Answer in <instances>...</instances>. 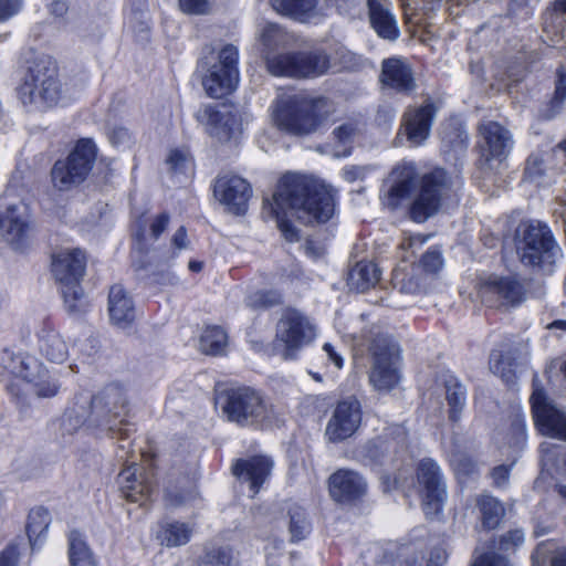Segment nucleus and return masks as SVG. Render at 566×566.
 <instances>
[{
	"label": "nucleus",
	"instance_id": "nucleus-1",
	"mask_svg": "<svg viewBox=\"0 0 566 566\" xmlns=\"http://www.w3.org/2000/svg\"><path fill=\"white\" fill-rule=\"evenodd\" d=\"M269 205L284 238L294 242L298 240V231L286 219L287 214L305 224L325 223L335 212V196L332 188L316 178L286 174Z\"/></svg>",
	"mask_w": 566,
	"mask_h": 566
},
{
	"label": "nucleus",
	"instance_id": "nucleus-2",
	"mask_svg": "<svg viewBox=\"0 0 566 566\" xmlns=\"http://www.w3.org/2000/svg\"><path fill=\"white\" fill-rule=\"evenodd\" d=\"M126 405L124 390L116 385H109L91 397L86 395L76 397L74 406L66 411L64 420L74 429L86 426L128 438L130 429L125 428Z\"/></svg>",
	"mask_w": 566,
	"mask_h": 566
},
{
	"label": "nucleus",
	"instance_id": "nucleus-3",
	"mask_svg": "<svg viewBox=\"0 0 566 566\" xmlns=\"http://www.w3.org/2000/svg\"><path fill=\"white\" fill-rule=\"evenodd\" d=\"M332 112V103L324 97L281 96L272 106V119L281 130L304 136L325 126Z\"/></svg>",
	"mask_w": 566,
	"mask_h": 566
},
{
	"label": "nucleus",
	"instance_id": "nucleus-4",
	"mask_svg": "<svg viewBox=\"0 0 566 566\" xmlns=\"http://www.w3.org/2000/svg\"><path fill=\"white\" fill-rule=\"evenodd\" d=\"M516 253L525 266L538 268L552 272V268L562 255L551 229L541 222L530 223L518 229L515 237Z\"/></svg>",
	"mask_w": 566,
	"mask_h": 566
},
{
	"label": "nucleus",
	"instance_id": "nucleus-5",
	"mask_svg": "<svg viewBox=\"0 0 566 566\" xmlns=\"http://www.w3.org/2000/svg\"><path fill=\"white\" fill-rule=\"evenodd\" d=\"M19 96L22 104L32 109L43 111L57 105L62 90L56 70L46 61L33 63L20 85Z\"/></svg>",
	"mask_w": 566,
	"mask_h": 566
},
{
	"label": "nucleus",
	"instance_id": "nucleus-6",
	"mask_svg": "<svg viewBox=\"0 0 566 566\" xmlns=\"http://www.w3.org/2000/svg\"><path fill=\"white\" fill-rule=\"evenodd\" d=\"M97 156V147L91 138L77 140L64 159L55 161L51 169L53 187L59 191H69L81 185L90 175Z\"/></svg>",
	"mask_w": 566,
	"mask_h": 566
},
{
	"label": "nucleus",
	"instance_id": "nucleus-7",
	"mask_svg": "<svg viewBox=\"0 0 566 566\" xmlns=\"http://www.w3.org/2000/svg\"><path fill=\"white\" fill-rule=\"evenodd\" d=\"M222 409L230 421L240 426L263 424L274 417L273 407L250 387L228 390Z\"/></svg>",
	"mask_w": 566,
	"mask_h": 566
},
{
	"label": "nucleus",
	"instance_id": "nucleus-8",
	"mask_svg": "<svg viewBox=\"0 0 566 566\" xmlns=\"http://www.w3.org/2000/svg\"><path fill=\"white\" fill-rule=\"evenodd\" d=\"M369 353L373 359L370 384L378 391L391 390L400 380L397 344L387 334L377 333L370 342Z\"/></svg>",
	"mask_w": 566,
	"mask_h": 566
},
{
	"label": "nucleus",
	"instance_id": "nucleus-9",
	"mask_svg": "<svg viewBox=\"0 0 566 566\" xmlns=\"http://www.w3.org/2000/svg\"><path fill=\"white\" fill-rule=\"evenodd\" d=\"M239 51L232 44L224 45L218 53L217 62L209 65L202 78L206 93L213 98L230 94L239 83Z\"/></svg>",
	"mask_w": 566,
	"mask_h": 566
},
{
	"label": "nucleus",
	"instance_id": "nucleus-10",
	"mask_svg": "<svg viewBox=\"0 0 566 566\" xmlns=\"http://www.w3.org/2000/svg\"><path fill=\"white\" fill-rule=\"evenodd\" d=\"M448 189V176L443 169L438 168L423 175L410 203V218L416 222H424L434 216Z\"/></svg>",
	"mask_w": 566,
	"mask_h": 566
},
{
	"label": "nucleus",
	"instance_id": "nucleus-11",
	"mask_svg": "<svg viewBox=\"0 0 566 566\" xmlns=\"http://www.w3.org/2000/svg\"><path fill=\"white\" fill-rule=\"evenodd\" d=\"M15 189L10 185L2 197L4 211L0 212V231L3 239L15 249H19L29 231V207L14 196Z\"/></svg>",
	"mask_w": 566,
	"mask_h": 566
},
{
	"label": "nucleus",
	"instance_id": "nucleus-12",
	"mask_svg": "<svg viewBox=\"0 0 566 566\" xmlns=\"http://www.w3.org/2000/svg\"><path fill=\"white\" fill-rule=\"evenodd\" d=\"M417 481L427 515L442 512L448 497L447 485L440 467L432 459H422L417 467Z\"/></svg>",
	"mask_w": 566,
	"mask_h": 566
},
{
	"label": "nucleus",
	"instance_id": "nucleus-13",
	"mask_svg": "<svg viewBox=\"0 0 566 566\" xmlns=\"http://www.w3.org/2000/svg\"><path fill=\"white\" fill-rule=\"evenodd\" d=\"M481 159L491 170L497 169L507 158L512 147V134L497 122L488 120L479 126Z\"/></svg>",
	"mask_w": 566,
	"mask_h": 566
},
{
	"label": "nucleus",
	"instance_id": "nucleus-14",
	"mask_svg": "<svg viewBox=\"0 0 566 566\" xmlns=\"http://www.w3.org/2000/svg\"><path fill=\"white\" fill-rule=\"evenodd\" d=\"M531 403L538 431L544 436L566 441V412L558 408L535 382Z\"/></svg>",
	"mask_w": 566,
	"mask_h": 566
},
{
	"label": "nucleus",
	"instance_id": "nucleus-15",
	"mask_svg": "<svg viewBox=\"0 0 566 566\" xmlns=\"http://www.w3.org/2000/svg\"><path fill=\"white\" fill-rule=\"evenodd\" d=\"M363 418L361 405L349 397L335 406L325 428V438L332 443H338L353 437L360 427Z\"/></svg>",
	"mask_w": 566,
	"mask_h": 566
},
{
	"label": "nucleus",
	"instance_id": "nucleus-16",
	"mask_svg": "<svg viewBox=\"0 0 566 566\" xmlns=\"http://www.w3.org/2000/svg\"><path fill=\"white\" fill-rule=\"evenodd\" d=\"M407 431L402 426L389 428L382 436L371 439L357 449V458L365 464H382L398 448L405 446Z\"/></svg>",
	"mask_w": 566,
	"mask_h": 566
},
{
	"label": "nucleus",
	"instance_id": "nucleus-17",
	"mask_svg": "<svg viewBox=\"0 0 566 566\" xmlns=\"http://www.w3.org/2000/svg\"><path fill=\"white\" fill-rule=\"evenodd\" d=\"M213 193L230 212L242 214L247 210L252 191L250 185L241 177L224 175L217 178Z\"/></svg>",
	"mask_w": 566,
	"mask_h": 566
},
{
	"label": "nucleus",
	"instance_id": "nucleus-18",
	"mask_svg": "<svg viewBox=\"0 0 566 566\" xmlns=\"http://www.w3.org/2000/svg\"><path fill=\"white\" fill-rule=\"evenodd\" d=\"M313 337L312 324L296 310H287L276 325V338L287 348H298Z\"/></svg>",
	"mask_w": 566,
	"mask_h": 566
},
{
	"label": "nucleus",
	"instance_id": "nucleus-19",
	"mask_svg": "<svg viewBox=\"0 0 566 566\" xmlns=\"http://www.w3.org/2000/svg\"><path fill=\"white\" fill-rule=\"evenodd\" d=\"M481 294L486 302L500 306H516L525 298V289L514 277H490L481 287Z\"/></svg>",
	"mask_w": 566,
	"mask_h": 566
},
{
	"label": "nucleus",
	"instance_id": "nucleus-20",
	"mask_svg": "<svg viewBox=\"0 0 566 566\" xmlns=\"http://www.w3.org/2000/svg\"><path fill=\"white\" fill-rule=\"evenodd\" d=\"M198 120L212 137L220 142L230 140L239 130L237 116L227 107L207 105L197 113Z\"/></svg>",
	"mask_w": 566,
	"mask_h": 566
},
{
	"label": "nucleus",
	"instance_id": "nucleus-21",
	"mask_svg": "<svg viewBox=\"0 0 566 566\" xmlns=\"http://www.w3.org/2000/svg\"><path fill=\"white\" fill-rule=\"evenodd\" d=\"M52 273L63 284L80 282L85 273L86 258L81 249H62L52 255Z\"/></svg>",
	"mask_w": 566,
	"mask_h": 566
},
{
	"label": "nucleus",
	"instance_id": "nucleus-22",
	"mask_svg": "<svg viewBox=\"0 0 566 566\" xmlns=\"http://www.w3.org/2000/svg\"><path fill=\"white\" fill-rule=\"evenodd\" d=\"M380 83L397 93L410 94L416 90L412 69L406 59L392 56L381 62Z\"/></svg>",
	"mask_w": 566,
	"mask_h": 566
},
{
	"label": "nucleus",
	"instance_id": "nucleus-23",
	"mask_svg": "<svg viewBox=\"0 0 566 566\" xmlns=\"http://www.w3.org/2000/svg\"><path fill=\"white\" fill-rule=\"evenodd\" d=\"M417 177L416 167L412 164L397 165L388 177V190L384 195V203L395 210L409 198L411 188Z\"/></svg>",
	"mask_w": 566,
	"mask_h": 566
},
{
	"label": "nucleus",
	"instance_id": "nucleus-24",
	"mask_svg": "<svg viewBox=\"0 0 566 566\" xmlns=\"http://www.w3.org/2000/svg\"><path fill=\"white\" fill-rule=\"evenodd\" d=\"M367 491L365 479L353 470H338L329 478L331 496L340 503L363 496Z\"/></svg>",
	"mask_w": 566,
	"mask_h": 566
},
{
	"label": "nucleus",
	"instance_id": "nucleus-25",
	"mask_svg": "<svg viewBox=\"0 0 566 566\" xmlns=\"http://www.w3.org/2000/svg\"><path fill=\"white\" fill-rule=\"evenodd\" d=\"M436 112L433 103L426 102L420 107L409 108L405 113L403 127L410 143L420 145L428 138Z\"/></svg>",
	"mask_w": 566,
	"mask_h": 566
},
{
	"label": "nucleus",
	"instance_id": "nucleus-26",
	"mask_svg": "<svg viewBox=\"0 0 566 566\" xmlns=\"http://www.w3.org/2000/svg\"><path fill=\"white\" fill-rule=\"evenodd\" d=\"M107 311L111 324L117 328H129L135 322L134 300L120 284H115L109 289Z\"/></svg>",
	"mask_w": 566,
	"mask_h": 566
},
{
	"label": "nucleus",
	"instance_id": "nucleus-27",
	"mask_svg": "<svg viewBox=\"0 0 566 566\" xmlns=\"http://www.w3.org/2000/svg\"><path fill=\"white\" fill-rule=\"evenodd\" d=\"M272 465L273 462L270 458L255 455L238 460L232 467V472L239 479L249 482L251 491L256 494L260 486L269 478Z\"/></svg>",
	"mask_w": 566,
	"mask_h": 566
},
{
	"label": "nucleus",
	"instance_id": "nucleus-28",
	"mask_svg": "<svg viewBox=\"0 0 566 566\" xmlns=\"http://www.w3.org/2000/svg\"><path fill=\"white\" fill-rule=\"evenodd\" d=\"M369 20L376 33L386 40L395 41L399 36V28L395 15L379 0H367Z\"/></svg>",
	"mask_w": 566,
	"mask_h": 566
},
{
	"label": "nucleus",
	"instance_id": "nucleus-29",
	"mask_svg": "<svg viewBox=\"0 0 566 566\" xmlns=\"http://www.w3.org/2000/svg\"><path fill=\"white\" fill-rule=\"evenodd\" d=\"M256 40L262 45L264 57L273 54L277 49H285L293 44L294 38L282 25L274 22L259 24Z\"/></svg>",
	"mask_w": 566,
	"mask_h": 566
},
{
	"label": "nucleus",
	"instance_id": "nucleus-30",
	"mask_svg": "<svg viewBox=\"0 0 566 566\" xmlns=\"http://www.w3.org/2000/svg\"><path fill=\"white\" fill-rule=\"evenodd\" d=\"M137 472L138 467L132 463L118 474V483L120 492L127 501L143 505L150 495L151 486L145 481L137 480Z\"/></svg>",
	"mask_w": 566,
	"mask_h": 566
},
{
	"label": "nucleus",
	"instance_id": "nucleus-31",
	"mask_svg": "<svg viewBox=\"0 0 566 566\" xmlns=\"http://www.w3.org/2000/svg\"><path fill=\"white\" fill-rule=\"evenodd\" d=\"M40 354L51 363L62 364L69 357V346L62 335L53 328H43L39 334Z\"/></svg>",
	"mask_w": 566,
	"mask_h": 566
},
{
	"label": "nucleus",
	"instance_id": "nucleus-32",
	"mask_svg": "<svg viewBox=\"0 0 566 566\" xmlns=\"http://www.w3.org/2000/svg\"><path fill=\"white\" fill-rule=\"evenodd\" d=\"M331 69L329 56L321 50L297 52L296 78L322 76Z\"/></svg>",
	"mask_w": 566,
	"mask_h": 566
},
{
	"label": "nucleus",
	"instance_id": "nucleus-33",
	"mask_svg": "<svg viewBox=\"0 0 566 566\" xmlns=\"http://www.w3.org/2000/svg\"><path fill=\"white\" fill-rule=\"evenodd\" d=\"M475 505L480 512L481 526L484 530H495L505 515L501 501L490 494H480L475 497Z\"/></svg>",
	"mask_w": 566,
	"mask_h": 566
},
{
	"label": "nucleus",
	"instance_id": "nucleus-34",
	"mask_svg": "<svg viewBox=\"0 0 566 566\" xmlns=\"http://www.w3.org/2000/svg\"><path fill=\"white\" fill-rule=\"evenodd\" d=\"M380 271L370 261L358 262L349 272L348 284L357 292H365L379 281Z\"/></svg>",
	"mask_w": 566,
	"mask_h": 566
},
{
	"label": "nucleus",
	"instance_id": "nucleus-35",
	"mask_svg": "<svg viewBox=\"0 0 566 566\" xmlns=\"http://www.w3.org/2000/svg\"><path fill=\"white\" fill-rule=\"evenodd\" d=\"M316 4L317 0H271V6L277 13L302 22L314 15Z\"/></svg>",
	"mask_w": 566,
	"mask_h": 566
},
{
	"label": "nucleus",
	"instance_id": "nucleus-36",
	"mask_svg": "<svg viewBox=\"0 0 566 566\" xmlns=\"http://www.w3.org/2000/svg\"><path fill=\"white\" fill-rule=\"evenodd\" d=\"M69 557L71 566H98L93 552L77 531L69 535Z\"/></svg>",
	"mask_w": 566,
	"mask_h": 566
},
{
	"label": "nucleus",
	"instance_id": "nucleus-37",
	"mask_svg": "<svg viewBox=\"0 0 566 566\" xmlns=\"http://www.w3.org/2000/svg\"><path fill=\"white\" fill-rule=\"evenodd\" d=\"M265 63L272 75L296 78L297 52L266 54Z\"/></svg>",
	"mask_w": 566,
	"mask_h": 566
},
{
	"label": "nucleus",
	"instance_id": "nucleus-38",
	"mask_svg": "<svg viewBox=\"0 0 566 566\" xmlns=\"http://www.w3.org/2000/svg\"><path fill=\"white\" fill-rule=\"evenodd\" d=\"M228 346V335L219 326L207 327L199 340V348L206 355H223Z\"/></svg>",
	"mask_w": 566,
	"mask_h": 566
},
{
	"label": "nucleus",
	"instance_id": "nucleus-39",
	"mask_svg": "<svg viewBox=\"0 0 566 566\" xmlns=\"http://www.w3.org/2000/svg\"><path fill=\"white\" fill-rule=\"evenodd\" d=\"M192 535V528L187 523L167 522L163 524L158 537L168 547H176L187 544Z\"/></svg>",
	"mask_w": 566,
	"mask_h": 566
},
{
	"label": "nucleus",
	"instance_id": "nucleus-40",
	"mask_svg": "<svg viewBox=\"0 0 566 566\" xmlns=\"http://www.w3.org/2000/svg\"><path fill=\"white\" fill-rule=\"evenodd\" d=\"M51 523V516L48 510L43 507H35L30 511L27 523V535L34 549L38 542L46 533Z\"/></svg>",
	"mask_w": 566,
	"mask_h": 566
},
{
	"label": "nucleus",
	"instance_id": "nucleus-41",
	"mask_svg": "<svg viewBox=\"0 0 566 566\" xmlns=\"http://www.w3.org/2000/svg\"><path fill=\"white\" fill-rule=\"evenodd\" d=\"M394 287L403 294H418L421 291L422 279L415 266L409 270L398 268L392 273Z\"/></svg>",
	"mask_w": 566,
	"mask_h": 566
},
{
	"label": "nucleus",
	"instance_id": "nucleus-42",
	"mask_svg": "<svg viewBox=\"0 0 566 566\" xmlns=\"http://www.w3.org/2000/svg\"><path fill=\"white\" fill-rule=\"evenodd\" d=\"M447 400L450 406V419L458 421L460 413L465 406L467 390L454 377L446 380Z\"/></svg>",
	"mask_w": 566,
	"mask_h": 566
},
{
	"label": "nucleus",
	"instance_id": "nucleus-43",
	"mask_svg": "<svg viewBox=\"0 0 566 566\" xmlns=\"http://www.w3.org/2000/svg\"><path fill=\"white\" fill-rule=\"evenodd\" d=\"M515 360L511 352L493 350L490 356V369L506 382H512L515 376Z\"/></svg>",
	"mask_w": 566,
	"mask_h": 566
},
{
	"label": "nucleus",
	"instance_id": "nucleus-44",
	"mask_svg": "<svg viewBox=\"0 0 566 566\" xmlns=\"http://www.w3.org/2000/svg\"><path fill=\"white\" fill-rule=\"evenodd\" d=\"M61 292L69 313L80 314L86 311L88 302L84 295L80 282L61 285Z\"/></svg>",
	"mask_w": 566,
	"mask_h": 566
},
{
	"label": "nucleus",
	"instance_id": "nucleus-45",
	"mask_svg": "<svg viewBox=\"0 0 566 566\" xmlns=\"http://www.w3.org/2000/svg\"><path fill=\"white\" fill-rule=\"evenodd\" d=\"M451 124H448L443 127L441 133L442 143L449 150L452 151H463L469 142L468 133L461 126L451 127Z\"/></svg>",
	"mask_w": 566,
	"mask_h": 566
},
{
	"label": "nucleus",
	"instance_id": "nucleus-46",
	"mask_svg": "<svg viewBox=\"0 0 566 566\" xmlns=\"http://www.w3.org/2000/svg\"><path fill=\"white\" fill-rule=\"evenodd\" d=\"M282 303V294L274 290H261L249 294L245 305L252 310H263Z\"/></svg>",
	"mask_w": 566,
	"mask_h": 566
},
{
	"label": "nucleus",
	"instance_id": "nucleus-47",
	"mask_svg": "<svg viewBox=\"0 0 566 566\" xmlns=\"http://www.w3.org/2000/svg\"><path fill=\"white\" fill-rule=\"evenodd\" d=\"M363 124L357 119H346L333 130V136L344 146H350L355 139L361 134Z\"/></svg>",
	"mask_w": 566,
	"mask_h": 566
},
{
	"label": "nucleus",
	"instance_id": "nucleus-48",
	"mask_svg": "<svg viewBox=\"0 0 566 566\" xmlns=\"http://www.w3.org/2000/svg\"><path fill=\"white\" fill-rule=\"evenodd\" d=\"M290 515V533L293 542H298L310 533V524L305 518L304 511L294 506L289 511Z\"/></svg>",
	"mask_w": 566,
	"mask_h": 566
},
{
	"label": "nucleus",
	"instance_id": "nucleus-49",
	"mask_svg": "<svg viewBox=\"0 0 566 566\" xmlns=\"http://www.w3.org/2000/svg\"><path fill=\"white\" fill-rule=\"evenodd\" d=\"M22 365L21 374L17 378L33 385L45 371L44 366L35 357L28 355L24 360L19 361Z\"/></svg>",
	"mask_w": 566,
	"mask_h": 566
},
{
	"label": "nucleus",
	"instance_id": "nucleus-50",
	"mask_svg": "<svg viewBox=\"0 0 566 566\" xmlns=\"http://www.w3.org/2000/svg\"><path fill=\"white\" fill-rule=\"evenodd\" d=\"M233 555L230 548L220 547L206 552L199 566H231Z\"/></svg>",
	"mask_w": 566,
	"mask_h": 566
},
{
	"label": "nucleus",
	"instance_id": "nucleus-51",
	"mask_svg": "<svg viewBox=\"0 0 566 566\" xmlns=\"http://www.w3.org/2000/svg\"><path fill=\"white\" fill-rule=\"evenodd\" d=\"M470 566H511L507 558L496 552H474Z\"/></svg>",
	"mask_w": 566,
	"mask_h": 566
},
{
	"label": "nucleus",
	"instance_id": "nucleus-52",
	"mask_svg": "<svg viewBox=\"0 0 566 566\" xmlns=\"http://www.w3.org/2000/svg\"><path fill=\"white\" fill-rule=\"evenodd\" d=\"M450 464L459 476H470L476 472L475 462L463 453H453L450 455Z\"/></svg>",
	"mask_w": 566,
	"mask_h": 566
},
{
	"label": "nucleus",
	"instance_id": "nucleus-53",
	"mask_svg": "<svg viewBox=\"0 0 566 566\" xmlns=\"http://www.w3.org/2000/svg\"><path fill=\"white\" fill-rule=\"evenodd\" d=\"M34 394L41 398H50L57 394L59 385L53 380L46 373H43L42 377L36 380L33 385Z\"/></svg>",
	"mask_w": 566,
	"mask_h": 566
},
{
	"label": "nucleus",
	"instance_id": "nucleus-54",
	"mask_svg": "<svg viewBox=\"0 0 566 566\" xmlns=\"http://www.w3.org/2000/svg\"><path fill=\"white\" fill-rule=\"evenodd\" d=\"M553 555V544L547 542L539 543L531 556L532 566H548Z\"/></svg>",
	"mask_w": 566,
	"mask_h": 566
},
{
	"label": "nucleus",
	"instance_id": "nucleus-55",
	"mask_svg": "<svg viewBox=\"0 0 566 566\" xmlns=\"http://www.w3.org/2000/svg\"><path fill=\"white\" fill-rule=\"evenodd\" d=\"M25 356L28 355L22 353L14 354L8 349L3 350L1 357L3 368L14 377H18L22 369V365H20L19 361L24 360Z\"/></svg>",
	"mask_w": 566,
	"mask_h": 566
},
{
	"label": "nucleus",
	"instance_id": "nucleus-56",
	"mask_svg": "<svg viewBox=\"0 0 566 566\" xmlns=\"http://www.w3.org/2000/svg\"><path fill=\"white\" fill-rule=\"evenodd\" d=\"M420 264L426 272L436 273L442 265L443 260L441 252L437 249L428 250L421 258Z\"/></svg>",
	"mask_w": 566,
	"mask_h": 566
},
{
	"label": "nucleus",
	"instance_id": "nucleus-57",
	"mask_svg": "<svg viewBox=\"0 0 566 566\" xmlns=\"http://www.w3.org/2000/svg\"><path fill=\"white\" fill-rule=\"evenodd\" d=\"M566 98V66L560 65L556 72L555 93L553 97V105L559 106Z\"/></svg>",
	"mask_w": 566,
	"mask_h": 566
},
{
	"label": "nucleus",
	"instance_id": "nucleus-58",
	"mask_svg": "<svg viewBox=\"0 0 566 566\" xmlns=\"http://www.w3.org/2000/svg\"><path fill=\"white\" fill-rule=\"evenodd\" d=\"M544 171V158L539 154H532L526 161L525 175L531 180L542 176Z\"/></svg>",
	"mask_w": 566,
	"mask_h": 566
},
{
	"label": "nucleus",
	"instance_id": "nucleus-59",
	"mask_svg": "<svg viewBox=\"0 0 566 566\" xmlns=\"http://www.w3.org/2000/svg\"><path fill=\"white\" fill-rule=\"evenodd\" d=\"M525 535L522 530H512L505 533L500 541L502 549H511L520 546L524 542Z\"/></svg>",
	"mask_w": 566,
	"mask_h": 566
},
{
	"label": "nucleus",
	"instance_id": "nucleus-60",
	"mask_svg": "<svg viewBox=\"0 0 566 566\" xmlns=\"http://www.w3.org/2000/svg\"><path fill=\"white\" fill-rule=\"evenodd\" d=\"M20 557L19 548L15 544H9L0 552V566H18Z\"/></svg>",
	"mask_w": 566,
	"mask_h": 566
},
{
	"label": "nucleus",
	"instance_id": "nucleus-61",
	"mask_svg": "<svg viewBox=\"0 0 566 566\" xmlns=\"http://www.w3.org/2000/svg\"><path fill=\"white\" fill-rule=\"evenodd\" d=\"M179 7L186 13L202 14L207 12L208 0H179Z\"/></svg>",
	"mask_w": 566,
	"mask_h": 566
},
{
	"label": "nucleus",
	"instance_id": "nucleus-62",
	"mask_svg": "<svg viewBox=\"0 0 566 566\" xmlns=\"http://www.w3.org/2000/svg\"><path fill=\"white\" fill-rule=\"evenodd\" d=\"M21 7L22 0H0V21L18 13Z\"/></svg>",
	"mask_w": 566,
	"mask_h": 566
},
{
	"label": "nucleus",
	"instance_id": "nucleus-63",
	"mask_svg": "<svg viewBox=\"0 0 566 566\" xmlns=\"http://www.w3.org/2000/svg\"><path fill=\"white\" fill-rule=\"evenodd\" d=\"M187 163V154L178 149L171 150L167 158V164L174 170H182L186 167Z\"/></svg>",
	"mask_w": 566,
	"mask_h": 566
},
{
	"label": "nucleus",
	"instance_id": "nucleus-64",
	"mask_svg": "<svg viewBox=\"0 0 566 566\" xmlns=\"http://www.w3.org/2000/svg\"><path fill=\"white\" fill-rule=\"evenodd\" d=\"M510 469L511 468L507 465H499L492 470L491 476L493 479L495 486L502 488L507 484L509 476H510Z\"/></svg>",
	"mask_w": 566,
	"mask_h": 566
}]
</instances>
